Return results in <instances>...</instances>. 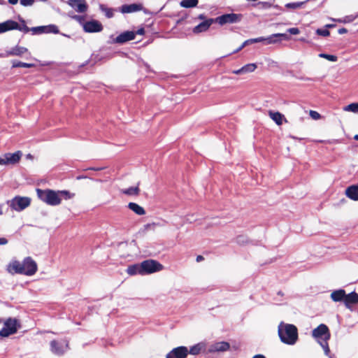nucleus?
<instances>
[{
	"label": "nucleus",
	"instance_id": "4468645a",
	"mask_svg": "<svg viewBox=\"0 0 358 358\" xmlns=\"http://www.w3.org/2000/svg\"><path fill=\"white\" fill-rule=\"evenodd\" d=\"M69 4L78 13H84L87 9L85 0H69Z\"/></svg>",
	"mask_w": 358,
	"mask_h": 358
},
{
	"label": "nucleus",
	"instance_id": "72a5a7b5",
	"mask_svg": "<svg viewBox=\"0 0 358 358\" xmlns=\"http://www.w3.org/2000/svg\"><path fill=\"white\" fill-rule=\"evenodd\" d=\"M42 29H45L46 32H53L57 34L59 32V29L56 26L51 25L48 27H43Z\"/></svg>",
	"mask_w": 358,
	"mask_h": 358
},
{
	"label": "nucleus",
	"instance_id": "a19ab883",
	"mask_svg": "<svg viewBox=\"0 0 358 358\" xmlns=\"http://www.w3.org/2000/svg\"><path fill=\"white\" fill-rule=\"evenodd\" d=\"M287 31L290 34H293V35H297L300 33V31L298 28L296 27H293V28H289L287 29Z\"/></svg>",
	"mask_w": 358,
	"mask_h": 358
},
{
	"label": "nucleus",
	"instance_id": "f3484780",
	"mask_svg": "<svg viewBox=\"0 0 358 358\" xmlns=\"http://www.w3.org/2000/svg\"><path fill=\"white\" fill-rule=\"evenodd\" d=\"M17 22L12 20H8L4 22L0 23V34L5 31L16 29L18 27Z\"/></svg>",
	"mask_w": 358,
	"mask_h": 358
},
{
	"label": "nucleus",
	"instance_id": "b1692460",
	"mask_svg": "<svg viewBox=\"0 0 358 358\" xmlns=\"http://www.w3.org/2000/svg\"><path fill=\"white\" fill-rule=\"evenodd\" d=\"M206 348V344L204 343H199L193 346H192L188 350V352L189 354L192 355H199L203 350H204Z\"/></svg>",
	"mask_w": 358,
	"mask_h": 358
},
{
	"label": "nucleus",
	"instance_id": "0eeeda50",
	"mask_svg": "<svg viewBox=\"0 0 358 358\" xmlns=\"http://www.w3.org/2000/svg\"><path fill=\"white\" fill-rule=\"evenodd\" d=\"M242 17L243 16L241 14L228 13V14H224V15L217 17L215 20V22H217L220 25H224L227 23H229V24L237 23L241 20Z\"/></svg>",
	"mask_w": 358,
	"mask_h": 358
},
{
	"label": "nucleus",
	"instance_id": "ea45409f",
	"mask_svg": "<svg viewBox=\"0 0 358 358\" xmlns=\"http://www.w3.org/2000/svg\"><path fill=\"white\" fill-rule=\"evenodd\" d=\"M34 0H20V3L23 6H30L33 5Z\"/></svg>",
	"mask_w": 358,
	"mask_h": 358
},
{
	"label": "nucleus",
	"instance_id": "5701e85b",
	"mask_svg": "<svg viewBox=\"0 0 358 358\" xmlns=\"http://www.w3.org/2000/svg\"><path fill=\"white\" fill-rule=\"evenodd\" d=\"M128 208L138 215H143L145 214L144 208L136 203H129Z\"/></svg>",
	"mask_w": 358,
	"mask_h": 358
},
{
	"label": "nucleus",
	"instance_id": "5fc2aeb1",
	"mask_svg": "<svg viewBox=\"0 0 358 358\" xmlns=\"http://www.w3.org/2000/svg\"><path fill=\"white\" fill-rule=\"evenodd\" d=\"M253 358H265V357L262 355H257L253 357Z\"/></svg>",
	"mask_w": 358,
	"mask_h": 358
},
{
	"label": "nucleus",
	"instance_id": "ddd939ff",
	"mask_svg": "<svg viewBox=\"0 0 358 358\" xmlns=\"http://www.w3.org/2000/svg\"><path fill=\"white\" fill-rule=\"evenodd\" d=\"M229 348L230 345L227 342H217L210 345L208 352L210 353L223 352L227 351Z\"/></svg>",
	"mask_w": 358,
	"mask_h": 358
},
{
	"label": "nucleus",
	"instance_id": "864d4df0",
	"mask_svg": "<svg viewBox=\"0 0 358 358\" xmlns=\"http://www.w3.org/2000/svg\"><path fill=\"white\" fill-rule=\"evenodd\" d=\"M9 3L12 4V5H15L18 2V0H8Z\"/></svg>",
	"mask_w": 358,
	"mask_h": 358
},
{
	"label": "nucleus",
	"instance_id": "7c9ffc66",
	"mask_svg": "<svg viewBox=\"0 0 358 358\" xmlns=\"http://www.w3.org/2000/svg\"><path fill=\"white\" fill-rule=\"evenodd\" d=\"M34 66V64H28V63L22 62H13V67H14V68H16V67L30 68V67H33Z\"/></svg>",
	"mask_w": 358,
	"mask_h": 358
},
{
	"label": "nucleus",
	"instance_id": "39448f33",
	"mask_svg": "<svg viewBox=\"0 0 358 358\" xmlns=\"http://www.w3.org/2000/svg\"><path fill=\"white\" fill-rule=\"evenodd\" d=\"M141 264L143 275L159 272L164 269V266L159 262L154 259L145 260Z\"/></svg>",
	"mask_w": 358,
	"mask_h": 358
},
{
	"label": "nucleus",
	"instance_id": "f704fd0d",
	"mask_svg": "<svg viewBox=\"0 0 358 358\" xmlns=\"http://www.w3.org/2000/svg\"><path fill=\"white\" fill-rule=\"evenodd\" d=\"M101 9L105 13L108 17H112L113 16V10L110 8H107L101 6Z\"/></svg>",
	"mask_w": 358,
	"mask_h": 358
},
{
	"label": "nucleus",
	"instance_id": "aec40b11",
	"mask_svg": "<svg viewBox=\"0 0 358 358\" xmlns=\"http://www.w3.org/2000/svg\"><path fill=\"white\" fill-rule=\"evenodd\" d=\"M126 272L129 275H134L137 274L143 275L141 264H135L129 266L126 270Z\"/></svg>",
	"mask_w": 358,
	"mask_h": 358
},
{
	"label": "nucleus",
	"instance_id": "09e8293b",
	"mask_svg": "<svg viewBox=\"0 0 358 358\" xmlns=\"http://www.w3.org/2000/svg\"><path fill=\"white\" fill-rule=\"evenodd\" d=\"M8 243V241L5 238H0V245H6Z\"/></svg>",
	"mask_w": 358,
	"mask_h": 358
},
{
	"label": "nucleus",
	"instance_id": "603ef678",
	"mask_svg": "<svg viewBox=\"0 0 358 358\" xmlns=\"http://www.w3.org/2000/svg\"><path fill=\"white\" fill-rule=\"evenodd\" d=\"M346 32H347V29H345V28H342V29H340L338 30V33H339L340 34H345V33H346Z\"/></svg>",
	"mask_w": 358,
	"mask_h": 358
},
{
	"label": "nucleus",
	"instance_id": "e433bc0d",
	"mask_svg": "<svg viewBox=\"0 0 358 358\" xmlns=\"http://www.w3.org/2000/svg\"><path fill=\"white\" fill-rule=\"evenodd\" d=\"M316 33H317V34H318L320 36H328L330 34V32H329V30H327V29H317L316 30Z\"/></svg>",
	"mask_w": 358,
	"mask_h": 358
},
{
	"label": "nucleus",
	"instance_id": "412c9836",
	"mask_svg": "<svg viewBox=\"0 0 358 358\" xmlns=\"http://www.w3.org/2000/svg\"><path fill=\"white\" fill-rule=\"evenodd\" d=\"M346 196L352 200L358 201V186L352 185L345 190Z\"/></svg>",
	"mask_w": 358,
	"mask_h": 358
},
{
	"label": "nucleus",
	"instance_id": "a878e982",
	"mask_svg": "<svg viewBox=\"0 0 358 358\" xmlns=\"http://www.w3.org/2000/svg\"><path fill=\"white\" fill-rule=\"evenodd\" d=\"M27 49L24 47H15L9 52V55L22 56V55L27 52Z\"/></svg>",
	"mask_w": 358,
	"mask_h": 358
},
{
	"label": "nucleus",
	"instance_id": "423d86ee",
	"mask_svg": "<svg viewBox=\"0 0 358 358\" xmlns=\"http://www.w3.org/2000/svg\"><path fill=\"white\" fill-rule=\"evenodd\" d=\"M31 203V199L27 196H15L9 201V206L15 211H22Z\"/></svg>",
	"mask_w": 358,
	"mask_h": 358
},
{
	"label": "nucleus",
	"instance_id": "6e6552de",
	"mask_svg": "<svg viewBox=\"0 0 358 358\" xmlns=\"http://www.w3.org/2000/svg\"><path fill=\"white\" fill-rule=\"evenodd\" d=\"M22 157V152L6 153L0 157V165H13L17 164Z\"/></svg>",
	"mask_w": 358,
	"mask_h": 358
},
{
	"label": "nucleus",
	"instance_id": "3c124183",
	"mask_svg": "<svg viewBox=\"0 0 358 358\" xmlns=\"http://www.w3.org/2000/svg\"><path fill=\"white\" fill-rule=\"evenodd\" d=\"M144 32H145L144 29H143V28H141V29H139L136 31V34H139V35H143V34H144Z\"/></svg>",
	"mask_w": 358,
	"mask_h": 358
},
{
	"label": "nucleus",
	"instance_id": "c756f323",
	"mask_svg": "<svg viewBox=\"0 0 358 358\" xmlns=\"http://www.w3.org/2000/svg\"><path fill=\"white\" fill-rule=\"evenodd\" d=\"M257 69V65L255 64H248L243 66V69L244 71V73H252L255 71Z\"/></svg>",
	"mask_w": 358,
	"mask_h": 358
},
{
	"label": "nucleus",
	"instance_id": "a18cd8bd",
	"mask_svg": "<svg viewBox=\"0 0 358 358\" xmlns=\"http://www.w3.org/2000/svg\"><path fill=\"white\" fill-rule=\"evenodd\" d=\"M254 43H259V42H264V37H259L256 38H252Z\"/></svg>",
	"mask_w": 358,
	"mask_h": 358
},
{
	"label": "nucleus",
	"instance_id": "393cba45",
	"mask_svg": "<svg viewBox=\"0 0 358 358\" xmlns=\"http://www.w3.org/2000/svg\"><path fill=\"white\" fill-rule=\"evenodd\" d=\"M139 187L138 186L135 187H131L125 189H122V192L124 194L129 195V196H137L139 194Z\"/></svg>",
	"mask_w": 358,
	"mask_h": 358
},
{
	"label": "nucleus",
	"instance_id": "de8ad7c7",
	"mask_svg": "<svg viewBox=\"0 0 358 358\" xmlns=\"http://www.w3.org/2000/svg\"><path fill=\"white\" fill-rule=\"evenodd\" d=\"M249 45V43L248 41H245L242 45L241 46L236 50V52L241 50V49H243L245 46Z\"/></svg>",
	"mask_w": 358,
	"mask_h": 358
},
{
	"label": "nucleus",
	"instance_id": "4d7b16f0",
	"mask_svg": "<svg viewBox=\"0 0 358 358\" xmlns=\"http://www.w3.org/2000/svg\"><path fill=\"white\" fill-rule=\"evenodd\" d=\"M334 27V24H327L326 25V27H327V28Z\"/></svg>",
	"mask_w": 358,
	"mask_h": 358
},
{
	"label": "nucleus",
	"instance_id": "2eb2a0df",
	"mask_svg": "<svg viewBox=\"0 0 358 358\" xmlns=\"http://www.w3.org/2000/svg\"><path fill=\"white\" fill-rule=\"evenodd\" d=\"M68 348V344L65 341H53L51 342L52 351L57 354L61 355L66 351Z\"/></svg>",
	"mask_w": 358,
	"mask_h": 358
},
{
	"label": "nucleus",
	"instance_id": "c03bdc74",
	"mask_svg": "<svg viewBox=\"0 0 358 358\" xmlns=\"http://www.w3.org/2000/svg\"><path fill=\"white\" fill-rule=\"evenodd\" d=\"M274 36H277L278 37H282L285 40L289 39V37L286 34H274Z\"/></svg>",
	"mask_w": 358,
	"mask_h": 358
},
{
	"label": "nucleus",
	"instance_id": "37998d69",
	"mask_svg": "<svg viewBox=\"0 0 358 358\" xmlns=\"http://www.w3.org/2000/svg\"><path fill=\"white\" fill-rule=\"evenodd\" d=\"M232 73L236 75L245 74L243 67L239 69L233 71Z\"/></svg>",
	"mask_w": 358,
	"mask_h": 358
},
{
	"label": "nucleus",
	"instance_id": "9d476101",
	"mask_svg": "<svg viewBox=\"0 0 358 358\" xmlns=\"http://www.w3.org/2000/svg\"><path fill=\"white\" fill-rule=\"evenodd\" d=\"M313 336L318 341L320 338H323L327 341L330 337L328 327L325 324L319 325L313 331Z\"/></svg>",
	"mask_w": 358,
	"mask_h": 358
},
{
	"label": "nucleus",
	"instance_id": "79ce46f5",
	"mask_svg": "<svg viewBox=\"0 0 358 358\" xmlns=\"http://www.w3.org/2000/svg\"><path fill=\"white\" fill-rule=\"evenodd\" d=\"M259 5H261L263 8H268L271 6V4L268 2H259Z\"/></svg>",
	"mask_w": 358,
	"mask_h": 358
},
{
	"label": "nucleus",
	"instance_id": "f03ea898",
	"mask_svg": "<svg viewBox=\"0 0 358 358\" xmlns=\"http://www.w3.org/2000/svg\"><path fill=\"white\" fill-rule=\"evenodd\" d=\"M37 194L41 201L50 206H58L63 199L69 200L75 196L74 193L67 190L37 189Z\"/></svg>",
	"mask_w": 358,
	"mask_h": 358
},
{
	"label": "nucleus",
	"instance_id": "7ed1b4c3",
	"mask_svg": "<svg viewBox=\"0 0 358 358\" xmlns=\"http://www.w3.org/2000/svg\"><path fill=\"white\" fill-rule=\"evenodd\" d=\"M278 334L281 342L289 345H294L299 339L298 329L294 324L281 322L278 327Z\"/></svg>",
	"mask_w": 358,
	"mask_h": 358
},
{
	"label": "nucleus",
	"instance_id": "4c0bfd02",
	"mask_svg": "<svg viewBox=\"0 0 358 358\" xmlns=\"http://www.w3.org/2000/svg\"><path fill=\"white\" fill-rule=\"evenodd\" d=\"M318 343L320 344V345L323 348L325 355H329L330 350H329V348L328 346L327 341H325V343H322L320 341H318Z\"/></svg>",
	"mask_w": 358,
	"mask_h": 358
},
{
	"label": "nucleus",
	"instance_id": "1a4fd4ad",
	"mask_svg": "<svg viewBox=\"0 0 358 358\" xmlns=\"http://www.w3.org/2000/svg\"><path fill=\"white\" fill-rule=\"evenodd\" d=\"M17 331V320L15 319H8L5 323L2 329L0 331V336L7 337Z\"/></svg>",
	"mask_w": 358,
	"mask_h": 358
},
{
	"label": "nucleus",
	"instance_id": "4be33fe9",
	"mask_svg": "<svg viewBox=\"0 0 358 358\" xmlns=\"http://www.w3.org/2000/svg\"><path fill=\"white\" fill-rule=\"evenodd\" d=\"M213 21L214 20L213 19H210V20H208L206 21H204V22L200 23L199 25L196 26L194 28L193 31L194 33H200V32L206 31L210 27V26L212 24Z\"/></svg>",
	"mask_w": 358,
	"mask_h": 358
},
{
	"label": "nucleus",
	"instance_id": "f257e3e1",
	"mask_svg": "<svg viewBox=\"0 0 358 358\" xmlns=\"http://www.w3.org/2000/svg\"><path fill=\"white\" fill-rule=\"evenodd\" d=\"M38 270L36 262L30 257L24 259L21 262L17 260H11L6 266V271L11 275L23 274L31 276Z\"/></svg>",
	"mask_w": 358,
	"mask_h": 358
},
{
	"label": "nucleus",
	"instance_id": "9b49d317",
	"mask_svg": "<svg viewBox=\"0 0 358 358\" xmlns=\"http://www.w3.org/2000/svg\"><path fill=\"white\" fill-rule=\"evenodd\" d=\"M189 354L188 349L185 346L173 348L166 356V358H186Z\"/></svg>",
	"mask_w": 358,
	"mask_h": 358
},
{
	"label": "nucleus",
	"instance_id": "6ab92c4d",
	"mask_svg": "<svg viewBox=\"0 0 358 358\" xmlns=\"http://www.w3.org/2000/svg\"><path fill=\"white\" fill-rule=\"evenodd\" d=\"M268 115L278 125H281L284 120L286 121L285 116L279 112L270 110L268 111Z\"/></svg>",
	"mask_w": 358,
	"mask_h": 358
},
{
	"label": "nucleus",
	"instance_id": "dca6fc26",
	"mask_svg": "<svg viewBox=\"0 0 358 358\" xmlns=\"http://www.w3.org/2000/svg\"><path fill=\"white\" fill-rule=\"evenodd\" d=\"M135 32L134 31H125L119 35L115 40V42L118 43H123L128 41L134 39Z\"/></svg>",
	"mask_w": 358,
	"mask_h": 358
},
{
	"label": "nucleus",
	"instance_id": "bb28decb",
	"mask_svg": "<svg viewBox=\"0 0 358 358\" xmlns=\"http://www.w3.org/2000/svg\"><path fill=\"white\" fill-rule=\"evenodd\" d=\"M180 6L183 8H194L198 4V0H182Z\"/></svg>",
	"mask_w": 358,
	"mask_h": 358
},
{
	"label": "nucleus",
	"instance_id": "bf43d9fd",
	"mask_svg": "<svg viewBox=\"0 0 358 358\" xmlns=\"http://www.w3.org/2000/svg\"><path fill=\"white\" fill-rule=\"evenodd\" d=\"M199 18L203 19V17L202 15H200V16H199Z\"/></svg>",
	"mask_w": 358,
	"mask_h": 358
},
{
	"label": "nucleus",
	"instance_id": "a211bd4d",
	"mask_svg": "<svg viewBox=\"0 0 358 358\" xmlns=\"http://www.w3.org/2000/svg\"><path fill=\"white\" fill-rule=\"evenodd\" d=\"M143 8L141 4L133 3L130 5H123L121 7V12L123 13H129L141 10Z\"/></svg>",
	"mask_w": 358,
	"mask_h": 358
},
{
	"label": "nucleus",
	"instance_id": "49530a36",
	"mask_svg": "<svg viewBox=\"0 0 358 358\" xmlns=\"http://www.w3.org/2000/svg\"><path fill=\"white\" fill-rule=\"evenodd\" d=\"M73 18L80 23H82L83 21V17L79 15H75Z\"/></svg>",
	"mask_w": 358,
	"mask_h": 358
},
{
	"label": "nucleus",
	"instance_id": "6e6d98bb",
	"mask_svg": "<svg viewBox=\"0 0 358 358\" xmlns=\"http://www.w3.org/2000/svg\"><path fill=\"white\" fill-rule=\"evenodd\" d=\"M247 41H248L249 45H250V44H252V43H254V41H253V39H252H252L247 40Z\"/></svg>",
	"mask_w": 358,
	"mask_h": 358
},
{
	"label": "nucleus",
	"instance_id": "c9c22d12",
	"mask_svg": "<svg viewBox=\"0 0 358 358\" xmlns=\"http://www.w3.org/2000/svg\"><path fill=\"white\" fill-rule=\"evenodd\" d=\"M309 115H310V117L315 120H317L321 118L320 114L315 110H310Z\"/></svg>",
	"mask_w": 358,
	"mask_h": 358
},
{
	"label": "nucleus",
	"instance_id": "13d9d810",
	"mask_svg": "<svg viewBox=\"0 0 358 358\" xmlns=\"http://www.w3.org/2000/svg\"><path fill=\"white\" fill-rule=\"evenodd\" d=\"M355 139L357 140L358 141V135H355Z\"/></svg>",
	"mask_w": 358,
	"mask_h": 358
},
{
	"label": "nucleus",
	"instance_id": "2f4dec72",
	"mask_svg": "<svg viewBox=\"0 0 358 358\" xmlns=\"http://www.w3.org/2000/svg\"><path fill=\"white\" fill-rule=\"evenodd\" d=\"M319 57L321 58L326 59L330 62H336L338 59V57L336 55H328V54H325V53H320L319 55Z\"/></svg>",
	"mask_w": 358,
	"mask_h": 358
},
{
	"label": "nucleus",
	"instance_id": "473e14b6",
	"mask_svg": "<svg viewBox=\"0 0 358 358\" xmlns=\"http://www.w3.org/2000/svg\"><path fill=\"white\" fill-rule=\"evenodd\" d=\"M278 37L277 36H274V34L271 35L267 38H264V42L266 44H273L278 42V40L275 39V38Z\"/></svg>",
	"mask_w": 358,
	"mask_h": 358
},
{
	"label": "nucleus",
	"instance_id": "8fccbe9b",
	"mask_svg": "<svg viewBox=\"0 0 358 358\" xmlns=\"http://www.w3.org/2000/svg\"><path fill=\"white\" fill-rule=\"evenodd\" d=\"M204 259V257L202 255H198L196 258V261L197 262H200Z\"/></svg>",
	"mask_w": 358,
	"mask_h": 358
},
{
	"label": "nucleus",
	"instance_id": "58836bf2",
	"mask_svg": "<svg viewBox=\"0 0 358 358\" xmlns=\"http://www.w3.org/2000/svg\"><path fill=\"white\" fill-rule=\"evenodd\" d=\"M331 20L334 21V22H338L346 23V22H352L353 20V18H352L350 17H346L343 20H336V19H334V18H331Z\"/></svg>",
	"mask_w": 358,
	"mask_h": 358
},
{
	"label": "nucleus",
	"instance_id": "cd10ccee",
	"mask_svg": "<svg viewBox=\"0 0 358 358\" xmlns=\"http://www.w3.org/2000/svg\"><path fill=\"white\" fill-rule=\"evenodd\" d=\"M304 3H305V1L288 3L285 4V7L288 9L296 10V9L301 8Z\"/></svg>",
	"mask_w": 358,
	"mask_h": 358
},
{
	"label": "nucleus",
	"instance_id": "20e7f679",
	"mask_svg": "<svg viewBox=\"0 0 358 358\" xmlns=\"http://www.w3.org/2000/svg\"><path fill=\"white\" fill-rule=\"evenodd\" d=\"M330 297L334 302H343L345 307L350 310H352L353 306L358 303L357 293L352 292L346 294L345 291L342 289L333 291Z\"/></svg>",
	"mask_w": 358,
	"mask_h": 358
},
{
	"label": "nucleus",
	"instance_id": "c85d7f7f",
	"mask_svg": "<svg viewBox=\"0 0 358 358\" xmlns=\"http://www.w3.org/2000/svg\"><path fill=\"white\" fill-rule=\"evenodd\" d=\"M345 111L358 113V103H350L343 108Z\"/></svg>",
	"mask_w": 358,
	"mask_h": 358
},
{
	"label": "nucleus",
	"instance_id": "f8f14e48",
	"mask_svg": "<svg viewBox=\"0 0 358 358\" xmlns=\"http://www.w3.org/2000/svg\"><path fill=\"white\" fill-rule=\"evenodd\" d=\"M83 29L85 32L93 33L99 32L103 29L102 24L96 20H91L83 24Z\"/></svg>",
	"mask_w": 358,
	"mask_h": 358
}]
</instances>
